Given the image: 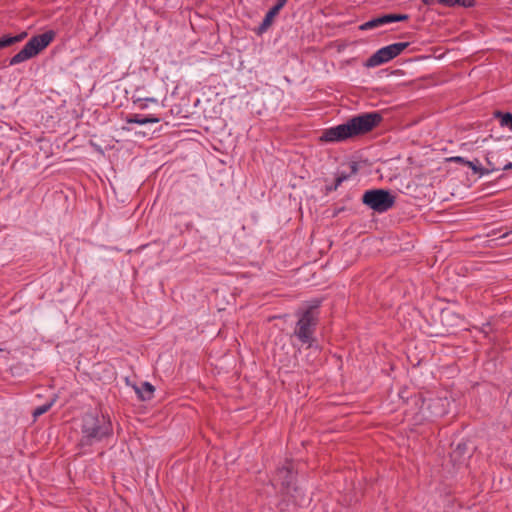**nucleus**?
<instances>
[{"instance_id": "6", "label": "nucleus", "mask_w": 512, "mask_h": 512, "mask_svg": "<svg viewBox=\"0 0 512 512\" xmlns=\"http://www.w3.org/2000/svg\"><path fill=\"white\" fill-rule=\"evenodd\" d=\"M409 45V42H398L382 47L366 60L364 66L373 68L385 64L399 56Z\"/></svg>"}, {"instance_id": "24", "label": "nucleus", "mask_w": 512, "mask_h": 512, "mask_svg": "<svg viewBox=\"0 0 512 512\" xmlns=\"http://www.w3.org/2000/svg\"><path fill=\"white\" fill-rule=\"evenodd\" d=\"M350 170H351V171H350V173H349V174H350V176H351L352 174H356V173L358 172V164H357L356 162H352V163L350 164Z\"/></svg>"}, {"instance_id": "13", "label": "nucleus", "mask_w": 512, "mask_h": 512, "mask_svg": "<svg viewBox=\"0 0 512 512\" xmlns=\"http://www.w3.org/2000/svg\"><path fill=\"white\" fill-rule=\"evenodd\" d=\"M498 155L496 153H488L486 156L487 167H484V175L501 170V166L497 165Z\"/></svg>"}, {"instance_id": "20", "label": "nucleus", "mask_w": 512, "mask_h": 512, "mask_svg": "<svg viewBox=\"0 0 512 512\" xmlns=\"http://www.w3.org/2000/svg\"><path fill=\"white\" fill-rule=\"evenodd\" d=\"M375 28H378L375 18H373V19H371V20H369L367 22H364L363 24H361L359 26V30H361V31L372 30V29H375Z\"/></svg>"}, {"instance_id": "3", "label": "nucleus", "mask_w": 512, "mask_h": 512, "mask_svg": "<svg viewBox=\"0 0 512 512\" xmlns=\"http://www.w3.org/2000/svg\"><path fill=\"white\" fill-rule=\"evenodd\" d=\"M112 433L113 427L108 417L86 413L82 418L81 437L78 446L85 449L110 437Z\"/></svg>"}, {"instance_id": "22", "label": "nucleus", "mask_w": 512, "mask_h": 512, "mask_svg": "<svg viewBox=\"0 0 512 512\" xmlns=\"http://www.w3.org/2000/svg\"><path fill=\"white\" fill-rule=\"evenodd\" d=\"M438 2L443 6L453 7L459 2V0H438Z\"/></svg>"}, {"instance_id": "14", "label": "nucleus", "mask_w": 512, "mask_h": 512, "mask_svg": "<svg viewBox=\"0 0 512 512\" xmlns=\"http://www.w3.org/2000/svg\"><path fill=\"white\" fill-rule=\"evenodd\" d=\"M494 118L499 121L501 127H506L512 131V113L495 111Z\"/></svg>"}, {"instance_id": "2", "label": "nucleus", "mask_w": 512, "mask_h": 512, "mask_svg": "<svg viewBox=\"0 0 512 512\" xmlns=\"http://www.w3.org/2000/svg\"><path fill=\"white\" fill-rule=\"evenodd\" d=\"M320 299H313L308 301L305 306L299 308L295 312L298 318L295 328L294 336L302 345L312 347L316 341L314 334L319 322V307L321 305Z\"/></svg>"}, {"instance_id": "28", "label": "nucleus", "mask_w": 512, "mask_h": 512, "mask_svg": "<svg viewBox=\"0 0 512 512\" xmlns=\"http://www.w3.org/2000/svg\"><path fill=\"white\" fill-rule=\"evenodd\" d=\"M0 351H2V349H0Z\"/></svg>"}, {"instance_id": "4", "label": "nucleus", "mask_w": 512, "mask_h": 512, "mask_svg": "<svg viewBox=\"0 0 512 512\" xmlns=\"http://www.w3.org/2000/svg\"><path fill=\"white\" fill-rule=\"evenodd\" d=\"M54 38L55 32L53 30L33 36L24 47L10 59L9 64L16 65L36 56L40 51L46 48Z\"/></svg>"}, {"instance_id": "8", "label": "nucleus", "mask_w": 512, "mask_h": 512, "mask_svg": "<svg viewBox=\"0 0 512 512\" xmlns=\"http://www.w3.org/2000/svg\"><path fill=\"white\" fill-rule=\"evenodd\" d=\"M288 0H277L276 3L268 10L266 13L262 23L260 24L258 28V33L262 34L265 32L272 24L273 19L280 10L285 6Z\"/></svg>"}, {"instance_id": "1", "label": "nucleus", "mask_w": 512, "mask_h": 512, "mask_svg": "<svg viewBox=\"0 0 512 512\" xmlns=\"http://www.w3.org/2000/svg\"><path fill=\"white\" fill-rule=\"evenodd\" d=\"M378 112L363 113L354 116L345 123L324 130L320 136L322 142H341L348 138L366 134L381 122Z\"/></svg>"}, {"instance_id": "21", "label": "nucleus", "mask_w": 512, "mask_h": 512, "mask_svg": "<svg viewBox=\"0 0 512 512\" xmlns=\"http://www.w3.org/2000/svg\"><path fill=\"white\" fill-rule=\"evenodd\" d=\"M463 7H473L475 5V0H459V2L456 4Z\"/></svg>"}, {"instance_id": "11", "label": "nucleus", "mask_w": 512, "mask_h": 512, "mask_svg": "<svg viewBox=\"0 0 512 512\" xmlns=\"http://www.w3.org/2000/svg\"><path fill=\"white\" fill-rule=\"evenodd\" d=\"M408 18L409 16L407 14H385L380 17H376L375 20L377 27H381L392 22L404 21Z\"/></svg>"}, {"instance_id": "26", "label": "nucleus", "mask_w": 512, "mask_h": 512, "mask_svg": "<svg viewBox=\"0 0 512 512\" xmlns=\"http://www.w3.org/2000/svg\"><path fill=\"white\" fill-rule=\"evenodd\" d=\"M510 232H505L504 234H502L499 238H505Z\"/></svg>"}, {"instance_id": "5", "label": "nucleus", "mask_w": 512, "mask_h": 512, "mask_svg": "<svg viewBox=\"0 0 512 512\" xmlns=\"http://www.w3.org/2000/svg\"><path fill=\"white\" fill-rule=\"evenodd\" d=\"M362 202L372 210L383 213L394 206L395 196L389 190L372 189L363 194Z\"/></svg>"}, {"instance_id": "17", "label": "nucleus", "mask_w": 512, "mask_h": 512, "mask_svg": "<svg viewBox=\"0 0 512 512\" xmlns=\"http://www.w3.org/2000/svg\"><path fill=\"white\" fill-rule=\"evenodd\" d=\"M466 166L469 167L474 173L479 174L480 176L484 175V167H482L478 159L473 161L468 160V162H466Z\"/></svg>"}, {"instance_id": "10", "label": "nucleus", "mask_w": 512, "mask_h": 512, "mask_svg": "<svg viewBox=\"0 0 512 512\" xmlns=\"http://www.w3.org/2000/svg\"><path fill=\"white\" fill-rule=\"evenodd\" d=\"M446 403L447 400L443 398H434L431 399L428 408L431 410V414L435 417L443 416L446 414Z\"/></svg>"}, {"instance_id": "19", "label": "nucleus", "mask_w": 512, "mask_h": 512, "mask_svg": "<svg viewBox=\"0 0 512 512\" xmlns=\"http://www.w3.org/2000/svg\"><path fill=\"white\" fill-rule=\"evenodd\" d=\"M350 177V174L339 173L335 178L334 186L330 188V190H336L344 181H346Z\"/></svg>"}, {"instance_id": "15", "label": "nucleus", "mask_w": 512, "mask_h": 512, "mask_svg": "<svg viewBox=\"0 0 512 512\" xmlns=\"http://www.w3.org/2000/svg\"><path fill=\"white\" fill-rule=\"evenodd\" d=\"M26 37V33H21L15 36H8L5 35L0 38V48H6L9 47L17 42L22 41Z\"/></svg>"}, {"instance_id": "7", "label": "nucleus", "mask_w": 512, "mask_h": 512, "mask_svg": "<svg viewBox=\"0 0 512 512\" xmlns=\"http://www.w3.org/2000/svg\"><path fill=\"white\" fill-rule=\"evenodd\" d=\"M276 479L281 481L282 489L286 494L291 495L292 491L297 492L295 487V474L291 465L283 466L277 470Z\"/></svg>"}, {"instance_id": "23", "label": "nucleus", "mask_w": 512, "mask_h": 512, "mask_svg": "<svg viewBox=\"0 0 512 512\" xmlns=\"http://www.w3.org/2000/svg\"><path fill=\"white\" fill-rule=\"evenodd\" d=\"M451 160L456 162V163L463 164L465 166H466V162H468V160H466L465 158H463L461 156L452 157Z\"/></svg>"}, {"instance_id": "27", "label": "nucleus", "mask_w": 512, "mask_h": 512, "mask_svg": "<svg viewBox=\"0 0 512 512\" xmlns=\"http://www.w3.org/2000/svg\"><path fill=\"white\" fill-rule=\"evenodd\" d=\"M424 4L428 5L430 0H421Z\"/></svg>"}, {"instance_id": "16", "label": "nucleus", "mask_w": 512, "mask_h": 512, "mask_svg": "<svg viewBox=\"0 0 512 512\" xmlns=\"http://www.w3.org/2000/svg\"><path fill=\"white\" fill-rule=\"evenodd\" d=\"M133 104L136 105L140 110H145L148 107V103L157 104L158 100L153 97L147 98H132Z\"/></svg>"}, {"instance_id": "25", "label": "nucleus", "mask_w": 512, "mask_h": 512, "mask_svg": "<svg viewBox=\"0 0 512 512\" xmlns=\"http://www.w3.org/2000/svg\"><path fill=\"white\" fill-rule=\"evenodd\" d=\"M512 169V162H507L503 166H501V170H509Z\"/></svg>"}, {"instance_id": "9", "label": "nucleus", "mask_w": 512, "mask_h": 512, "mask_svg": "<svg viewBox=\"0 0 512 512\" xmlns=\"http://www.w3.org/2000/svg\"><path fill=\"white\" fill-rule=\"evenodd\" d=\"M160 118L154 115L142 116L140 114H131L126 117L125 121L128 124L145 125L148 123H159Z\"/></svg>"}, {"instance_id": "18", "label": "nucleus", "mask_w": 512, "mask_h": 512, "mask_svg": "<svg viewBox=\"0 0 512 512\" xmlns=\"http://www.w3.org/2000/svg\"><path fill=\"white\" fill-rule=\"evenodd\" d=\"M53 403H54V400H52L49 403H45L43 405L36 407L32 413L34 418H37V417L43 415L44 413H46L47 411H49L50 408L52 407Z\"/></svg>"}, {"instance_id": "12", "label": "nucleus", "mask_w": 512, "mask_h": 512, "mask_svg": "<svg viewBox=\"0 0 512 512\" xmlns=\"http://www.w3.org/2000/svg\"><path fill=\"white\" fill-rule=\"evenodd\" d=\"M154 386L150 384L149 382H143L140 387L136 389V392L138 394V397L142 401H147L152 399L154 394Z\"/></svg>"}]
</instances>
